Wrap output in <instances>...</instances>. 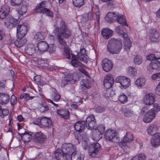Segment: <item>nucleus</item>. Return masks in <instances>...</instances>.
<instances>
[{
	"label": "nucleus",
	"mask_w": 160,
	"mask_h": 160,
	"mask_svg": "<svg viewBox=\"0 0 160 160\" xmlns=\"http://www.w3.org/2000/svg\"><path fill=\"white\" fill-rule=\"evenodd\" d=\"M53 26L55 28L53 33L56 37V39L59 44V46L62 48H66L67 42L64 38L68 39L72 34V31L68 28L67 23L63 20L60 21L59 27Z\"/></svg>",
	"instance_id": "1"
},
{
	"label": "nucleus",
	"mask_w": 160,
	"mask_h": 160,
	"mask_svg": "<svg viewBox=\"0 0 160 160\" xmlns=\"http://www.w3.org/2000/svg\"><path fill=\"white\" fill-rule=\"evenodd\" d=\"M122 40L120 39H110L107 45V52L112 54H118L122 48Z\"/></svg>",
	"instance_id": "2"
},
{
	"label": "nucleus",
	"mask_w": 160,
	"mask_h": 160,
	"mask_svg": "<svg viewBox=\"0 0 160 160\" xmlns=\"http://www.w3.org/2000/svg\"><path fill=\"white\" fill-rule=\"evenodd\" d=\"M105 20L108 23H111L116 20L120 24L128 26L126 20L123 16L121 15L117 12H109L105 17Z\"/></svg>",
	"instance_id": "3"
},
{
	"label": "nucleus",
	"mask_w": 160,
	"mask_h": 160,
	"mask_svg": "<svg viewBox=\"0 0 160 160\" xmlns=\"http://www.w3.org/2000/svg\"><path fill=\"white\" fill-rule=\"evenodd\" d=\"M104 138L107 141L118 143L119 141V138L118 133L115 131L108 129L104 132Z\"/></svg>",
	"instance_id": "4"
},
{
	"label": "nucleus",
	"mask_w": 160,
	"mask_h": 160,
	"mask_svg": "<svg viewBox=\"0 0 160 160\" xmlns=\"http://www.w3.org/2000/svg\"><path fill=\"white\" fill-rule=\"evenodd\" d=\"M46 1H43L37 5L35 10L38 12L46 14L47 16L51 17H53V13L49 9L45 7L47 6Z\"/></svg>",
	"instance_id": "5"
},
{
	"label": "nucleus",
	"mask_w": 160,
	"mask_h": 160,
	"mask_svg": "<svg viewBox=\"0 0 160 160\" xmlns=\"http://www.w3.org/2000/svg\"><path fill=\"white\" fill-rule=\"evenodd\" d=\"M62 152L66 154L70 155L76 150L75 145H72L71 143H64L62 145L61 149Z\"/></svg>",
	"instance_id": "6"
},
{
	"label": "nucleus",
	"mask_w": 160,
	"mask_h": 160,
	"mask_svg": "<svg viewBox=\"0 0 160 160\" xmlns=\"http://www.w3.org/2000/svg\"><path fill=\"white\" fill-rule=\"evenodd\" d=\"M115 81L120 84L121 88H126L130 85V80L125 77L120 76L116 78Z\"/></svg>",
	"instance_id": "7"
},
{
	"label": "nucleus",
	"mask_w": 160,
	"mask_h": 160,
	"mask_svg": "<svg viewBox=\"0 0 160 160\" xmlns=\"http://www.w3.org/2000/svg\"><path fill=\"white\" fill-rule=\"evenodd\" d=\"M54 156L57 160H69L70 156L59 148L57 149L54 152Z\"/></svg>",
	"instance_id": "8"
},
{
	"label": "nucleus",
	"mask_w": 160,
	"mask_h": 160,
	"mask_svg": "<svg viewBox=\"0 0 160 160\" xmlns=\"http://www.w3.org/2000/svg\"><path fill=\"white\" fill-rule=\"evenodd\" d=\"M38 122H35L37 125L40 124L42 127L51 128L52 125L51 120L49 118L45 117H42L41 119H38Z\"/></svg>",
	"instance_id": "9"
},
{
	"label": "nucleus",
	"mask_w": 160,
	"mask_h": 160,
	"mask_svg": "<svg viewBox=\"0 0 160 160\" xmlns=\"http://www.w3.org/2000/svg\"><path fill=\"white\" fill-rule=\"evenodd\" d=\"M28 32L27 25L24 23L21 24L20 23L17 27V32L18 37H24Z\"/></svg>",
	"instance_id": "10"
},
{
	"label": "nucleus",
	"mask_w": 160,
	"mask_h": 160,
	"mask_svg": "<svg viewBox=\"0 0 160 160\" xmlns=\"http://www.w3.org/2000/svg\"><path fill=\"white\" fill-rule=\"evenodd\" d=\"M86 127L88 129L92 130L94 128L96 125V121L93 115L89 116L86 120Z\"/></svg>",
	"instance_id": "11"
},
{
	"label": "nucleus",
	"mask_w": 160,
	"mask_h": 160,
	"mask_svg": "<svg viewBox=\"0 0 160 160\" xmlns=\"http://www.w3.org/2000/svg\"><path fill=\"white\" fill-rule=\"evenodd\" d=\"M132 134L131 132H127L125 136L124 137L122 140L119 143V145L123 148L127 146V144L128 143H130L133 140Z\"/></svg>",
	"instance_id": "12"
},
{
	"label": "nucleus",
	"mask_w": 160,
	"mask_h": 160,
	"mask_svg": "<svg viewBox=\"0 0 160 160\" xmlns=\"http://www.w3.org/2000/svg\"><path fill=\"white\" fill-rule=\"evenodd\" d=\"M100 149V145L98 143L96 142L92 144L89 152V155L92 157H95Z\"/></svg>",
	"instance_id": "13"
},
{
	"label": "nucleus",
	"mask_w": 160,
	"mask_h": 160,
	"mask_svg": "<svg viewBox=\"0 0 160 160\" xmlns=\"http://www.w3.org/2000/svg\"><path fill=\"white\" fill-rule=\"evenodd\" d=\"M33 138L37 143H43L46 140V136L41 132H37L33 135Z\"/></svg>",
	"instance_id": "14"
},
{
	"label": "nucleus",
	"mask_w": 160,
	"mask_h": 160,
	"mask_svg": "<svg viewBox=\"0 0 160 160\" xmlns=\"http://www.w3.org/2000/svg\"><path fill=\"white\" fill-rule=\"evenodd\" d=\"M18 23V19L11 16H9L5 19L4 24L7 27L12 28L16 27Z\"/></svg>",
	"instance_id": "15"
},
{
	"label": "nucleus",
	"mask_w": 160,
	"mask_h": 160,
	"mask_svg": "<svg viewBox=\"0 0 160 160\" xmlns=\"http://www.w3.org/2000/svg\"><path fill=\"white\" fill-rule=\"evenodd\" d=\"M153 109H151L145 114L143 118V121L146 123L151 122L155 117L157 114Z\"/></svg>",
	"instance_id": "16"
},
{
	"label": "nucleus",
	"mask_w": 160,
	"mask_h": 160,
	"mask_svg": "<svg viewBox=\"0 0 160 160\" xmlns=\"http://www.w3.org/2000/svg\"><path fill=\"white\" fill-rule=\"evenodd\" d=\"M114 82V79L111 74L105 76L103 81V85L106 88H110Z\"/></svg>",
	"instance_id": "17"
},
{
	"label": "nucleus",
	"mask_w": 160,
	"mask_h": 160,
	"mask_svg": "<svg viewBox=\"0 0 160 160\" xmlns=\"http://www.w3.org/2000/svg\"><path fill=\"white\" fill-rule=\"evenodd\" d=\"M143 99L145 104L151 105L155 101V95L152 93L147 94L144 96Z\"/></svg>",
	"instance_id": "18"
},
{
	"label": "nucleus",
	"mask_w": 160,
	"mask_h": 160,
	"mask_svg": "<svg viewBox=\"0 0 160 160\" xmlns=\"http://www.w3.org/2000/svg\"><path fill=\"white\" fill-rule=\"evenodd\" d=\"M149 38L152 42H158L159 41L160 34L156 29H152L149 33Z\"/></svg>",
	"instance_id": "19"
},
{
	"label": "nucleus",
	"mask_w": 160,
	"mask_h": 160,
	"mask_svg": "<svg viewBox=\"0 0 160 160\" xmlns=\"http://www.w3.org/2000/svg\"><path fill=\"white\" fill-rule=\"evenodd\" d=\"M102 67L104 70L108 72L110 70L113 66V64L111 61L104 58L102 61Z\"/></svg>",
	"instance_id": "20"
},
{
	"label": "nucleus",
	"mask_w": 160,
	"mask_h": 160,
	"mask_svg": "<svg viewBox=\"0 0 160 160\" xmlns=\"http://www.w3.org/2000/svg\"><path fill=\"white\" fill-rule=\"evenodd\" d=\"M74 127L75 130L77 131L80 132H82L86 128V123L84 121H78L75 124Z\"/></svg>",
	"instance_id": "21"
},
{
	"label": "nucleus",
	"mask_w": 160,
	"mask_h": 160,
	"mask_svg": "<svg viewBox=\"0 0 160 160\" xmlns=\"http://www.w3.org/2000/svg\"><path fill=\"white\" fill-rule=\"evenodd\" d=\"M9 12L10 8L8 5L2 6L0 10V18L1 19L5 18L8 15Z\"/></svg>",
	"instance_id": "22"
},
{
	"label": "nucleus",
	"mask_w": 160,
	"mask_h": 160,
	"mask_svg": "<svg viewBox=\"0 0 160 160\" xmlns=\"http://www.w3.org/2000/svg\"><path fill=\"white\" fill-rule=\"evenodd\" d=\"M86 53V50L83 47H81L80 52H78L77 55L78 58L80 61L87 63L88 61L87 58L85 56Z\"/></svg>",
	"instance_id": "23"
},
{
	"label": "nucleus",
	"mask_w": 160,
	"mask_h": 160,
	"mask_svg": "<svg viewBox=\"0 0 160 160\" xmlns=\"http://www.w3.org/2000/svg\"><path fill=\"white\" fill-rule=\"evenodd\" d=\"M48 44L44 41L40 42L37 45V48L39 53L46 51L48 49Z\"/></svg>",
	"instance_id": "24"
},
{
	"label": "nucleus",
	"mask_w": 160,
	"mask_h": 160,
	"mask_svg": "<svg viewBox=\"0 0 160 160\" xmlns=\"http://www.w3.org/2000/svg\"><path fill=\"white\" fill-rule=\"evenodd\" d=\"M158 128L155 124H151L150 125L147 129V132L149 135H154L157 133L158 131Z\"/></svg>",
	"instance_id": "25"
},
{
	"label": "nucleus",
	"mask_w": 160,
	"mask_h": 160,
	"mask_svg": "<svg viewBox=\"0 0 160 160\" xmlns=\"http://www.w3.org/2000/svg\"><path fill=\"white\" fill-rule=\"evenodd\" d=\"M152 145L156 147L160 145V133H158L154 135L151 141Z\"/></svg>",
	"instance_id": "26"
},
{
	"label": "nucleus",
	"mask_w": 160,
	"mask_h": 160,
	"mask_svg": "<svg viewBox=\"0 0 160 160\" xmlns=\"http://www.w3.org/2000/svg\"><path fill=\"white\" fill-rule=\"evenodd\" d=\"M57 115L61 118L67 119L69 118V111L66 109H57Z\"/></svg>",
	"instance_id": "27"
},
{
	"label": "nucleus",
	"mask_w": 160,
	"mask_h": 160,
	"mask_svg": "<svg viewBox=\"0 0 160 160\" xmlns=\"http://www.w3.org/2000/svg\"><path fill=\"white\" fill-rule=\"evenodd\" d=\"M102 34L104 38L108 39L113 35V31L108 28H105L102 29Z\"/></svg>",
	"instance_id": "28"
},
{
	"label": "nucleus",
	"mask_w": 160,
	"mask_h": 160,
	"mask_svg": "<svg viewBox=\"0 0 160 160\" xmlns=\"http://www.w3.org/2000/svg\"><path fill=\"white\" fill-rule=\"evenodd\" d=\"M27 42L26 39L23 37H18V38L14 42L15 45L17 47L20 48L21 47L24 46L26 44Z\"/></svg>",
	"instance_id": "29"
},
{
	"label": "nucleus",
	"mask_w": 160,
	"mask_h": 160,
	"mask_svg": "<svg viewBox=\"0 0 160 160\" xmlns=\"http://www.w3.org/2000/svg\"><path fill=\"white\" fill-rule=\"evenodd\" d=\"M115 31L118 35L122 36L123 38L128 37V35L126 33V29L122 26H119L117 27L116 28Z\"/></svg>",
	"instance_id": "30"
},
{
	"label": "nucleus",
	"mask_w": 160,
	"mask_h": 160,
	"mask_svg": "<svg viewBox=\"0 0 160 160\" xmlns=\"http://www.w3.org/2000/svg\"><path fill=\"white\" fill-rule=\"evenodd\" d=\"M18 133L20 135L24 142H28L31 141L32 136L27 131H25L23 133L18 132Z\"/></svg>",
	"instance_id": "31"
},
{
	"label": "nucleus",
	"mask_w": 160,
	"mask_h": 160,
	"mask_svg": "<svg viewBox=\"0 0 160 160\" xmlns=\"http://www.w3.org/2000/svg\"><path fill=\"white\" fill-rule=\"evenodd\" d=\"M27 5L25 3L22 2L21 6L17 8L16 10L19 15H23L26 13L27 10Z\"/></svg>",
	"instance_id": "32"
},
{
	"label": "nucleus",
	"mask_w": 160,
	"mask_h": 160,
	"mask_svg": "<svg viewBox=\"0 0 160 160\" xmlns=\"http://www.w3.org/2000/svg\"><path fill=\"white\" fill-rule=\"evenodd\" d=\"M123 38L124 49L126 51L128 52L132 46L131 42L130 39L128 38V37Z\"/></svg>",
	"instance_id": "33"
},
{
	"label": "nucleus",
	"mask_w": 160,
	"mask_h": 160,
	"mask_svg": "<svg viewBox=\"0 0 160 160\" xmlns=\"http://www.w3.org/2000/svg\"><path fill=\"white\" fill-rule=\"evenodd\" d=\"M70 64L76 68L81 66L80 62L76 58V56L73 54H72V59L70 62Z\"/></svg>",
	"instance_id": "34"
},
{
	"label": "nucleus",
	"mask_w": 160,
	"mask_h": 160,
	"mask_svg": "<svg viewBox=\"0 0 160 160\" xmlns=\"http://www.w3.org/2000/svg\"><path fill=\"white\" fill-rule=\"evenodd\" d=\"M1 105H5L8 104L10 99L8 94L5 93H2Z\"/></svg>",
	"instance_id": "35"
},
{
	"label": "nucleus",
	"mask_w": 160,
	"mask_h": 160,
	"mask_svg": "<svg viewBox=\"0 0 160 160\" xmlns=\"http://www.w3.org/2000/svg\"><path fill=\"white\" fill-rule=\"evenodd\" d=\"M150 65L153 69L160 70V62L157 61V60L152 62Z\"/></svg>",
	"instance_id": "36"
},
{
	"label": "nucleus",
	"mask_w": 160,
	"mask_h": 160,
	"mask_svg": "<svg viewBox=\"0 0 160 160\" xmlns=\"http://www.w3.org/2000/svg\"><path fill=\"white\" fill-rule=\"evenodd\" d=\"M79 152L78 153L76 150L70 155L71 160H82V156Z\"/></svg>",
	"instance_id": "37"
},
{
	"label": "nucleus",
	"mask_w": 160,
	"mask_h": 160,
	"mask_svg": "<svg viewBox=\"0 0 160 160\" xmlns=\"http://www.w3.org/2000/svg\"><path fill=\"white\" fill-rule=\"evenodd\" d=\"M103 91V96L106 98L112 97L114 94V92L110 88H106Z\"/></svg>",
	"instance_id": "38"
},
{
	"label": "nucleus",
	"mask_w": 160,
	"mask_h": 160,
	"mask_svg": "<svg viewBox=\"0 0 160 160\" xmlns=\"http://www.w3.org/2000/svg\"><path fill=\"white\" fill-rule=\"evenodd\" d=\"M80 83L82 86H84L87 88H89L91 86V83L89 80L86 79L82 80L80 82Z\"/></svg>",
	"instance_id": "39"
},
{
	"label": "nucleus",
	"mask_w": 160,
	"mask_h": 160,
	"mask_svg": "<svg viewBox=\"0 0 160 160\" xmlns=\"http://www.w3.org/2000/svg\"><path fill=\"white\" fill-rule=\"evenodd\" d=\"M37 49L33 47L28 46L25 48V52L28 54L32 55L35 52Z\"/></svg>",
	"instance_id": "40"
},
{
	"label": "nucleus",
	"mask_w": 160,
	"mask_h": 160,
	"mask_svg": "<svg viewBox=\"0 0 160 160\" xmlns=\"http://www.w3.org/2000/svg\"><path fill=\"white\" fill-rule=\"evenodd\" d=\"M37 63L41 67H47L48 65V61L47 59H39L38 60Z\"/></svg>",
	"instance_id": "41"
},
{
	"label": "nucleus",
	"mask_w": 160,
	"mask_h": 160,
	"mask_svg": "<svg viewBox=\"0 0 160 160\" xmlns=\"http://www.w3.org/2000/svg\"><path fill=\"white\" fill-rule=\"evenodd\" d=\"M118 100L122 103H125L128 101L127 96L123 93H121L118 97Z\"/></svg>",
	"instance_id": "42"
},
{
	"label": "nucleus",
	"mask_w": 160,
	"mask_h": 160,
	"mask_svg": "<svg viewBox=\"0 0 160 160\" xmlns=\"http://www.w3.org/2000/svg\"><path fill=\"white\" fill-rule=\"evenodd\" d=\"M146 159V155L143 153L139 154L138 155H136L130 160H145Z\"/></svg>",
	"instance_id": "43"
},
{
	"label": "nucleus",
	"mask_w": 160,
	"mask_h": 160,
	"mask_svg": "<svg viewBox=\"0 0 160 160\" xmlns=\"http://www.w3.org/2000/svg\"><path fill=\"white\" fill-rule=\"evenodd\" d=\"M94 13L92 12H89L85 15L84 18L86 21V22L90 21L93 18Z\"/></svg>",
	"instance_id": "44"
},
{
	"label": "nucleus",
	"mask_w": 160,
	"mask_h": 160,
	"mask_svg": "<svg viewBox=\"0 0 160 160\" xmlns=\"http://www.w3.org/2000/svg\"><path fill=\"white\" fill-rule=\"evenodd\" d=\"M73 4L76 7L80 8L84 3V0H72Z\"/></svg>",
	"instance_id": "45"
},
{
	"label": "nucleus",
	"mask_w": 160,
	"mask_h": 160,
	"mask_svg": "<svg viewBox=\"0 0 160 160\" xmlns=\"http://www.w3.org/2000/svg\"><path fill=\"white\" fill-rule=\"evenodd\" d=\"M145 80L143 78H138L135 82V84L138 86L142 87L145 84Z\"/></svg>",
	"instance_id": "46"
},
{
	"label": "nucleus",
	"mask_w": 160,
	"mask_h": 160,
	"mask_svg": "<svg viewBox=\"0 0 160 160\" xmlns=\"http://www.w3.org/2000/svg\"><path fill=\"white\" fill-rule=\"evenodd\" d=\"M105 130V127L103 124L98 125L96 129V131L98 132L100 135L102 134Z\"/></svg>",
	"instance_id": "47"
},
{
	"label": "nucleus",
	"mask_w": 160,
	"mask_h": 160,
	"mask_svg": "<svg viewBox=\"0 0 160 160\" xmlns=\"http://www.w3.org/2000/svg\"><path fill=\"white\" fill-rule=\"evenodd\" d=\"M147 58L148 60L151 61L152 62L154 60L160 59V57L155 55L154 54H151L147 56Z\"/></svg>",
	"instance_id": "48"
},
{
	"label": "nucleus",
	"mask_w": 160,
	"mask_h": 160,
	"mask_svg": "<svg viewBox=\"0 0 160 160\" xmlns=\"http://www.w3.org/2000/svg\"><path fill=\"white\" fill-rule=\"evenodd\" d=\"M51 96L54 101H58L60 98V95L58 93L55 92H52L51 93Z\"/></svg>",
	"instance_id": "49"
},
{
	"label": "nucleus",
	"mask_w": 160,
	"mask_h": 160,
	"mask_svg": "<svg viewBox=\"0 0 160 160\" xmlns=\"http://www.w3.org/2000/svg\"><path fill=\"white\" fill-rule=\"evenodd\" d=\"M70 81V78L68 76H66L62 78V82L61 83V85L62 87H65L68 82Z\"/></svg>",
	"instance_id": "50"
},
{
	"label": "nucleus",
	"mask_w": 160,
	"mask_h": 160,
	"mask_svg": "<svg viewBox=\"0 0 160 160\" xmlns=\"http://www.w3.org/2000/svg\"><path fill=\"white\" fill-rule=\"evenodd\" d=\"M9 113V110L6 109H3L2 112H0V121L4 118Z\"/></svg>",
	"instance_id": "51"
},
{
	"label": "nucleus",
	"mask_w": 160,
	"mask_h": 160,
	"mask_svg": "<svg viewBox=\"0 0 160 160\" xmlns=\"http://www.w3.org/2000/svg\"><path fill=\"white\" fill-rule=\"evenodd\" d=\"M40 111L41 112H43L49 109V107L48 104L45 102H43L41 105Z\"/></svg>",
	"instance_id": "52"
},
{
	"label": "nucleus",
	"mask_w": 160,
	"mask_h": 160,
	"mask_svg": "<svg viewBox=\"0 0 160 160\" xmlns=\"http://www.w3.org/2000/svg\"><path fill=\"white\" fill-rule=\"evenodd\" d=\"M134 62L137 65L141 64L142 62V57L141 56L137 55L134 58Z\"/></svg>",
	"instance_id": "53"
},
{
	"label": "nucleus",
	"mask_w": 160,
	"mask_h": 160,
	"mask_svg": "<svg viewBox=\"0 0 160 160\" xmlns=\"http://www.w3.org/2000/svg\"><path fill=\"white\" fill-rule=\"evenodd\" d=\"M100 134H97L96 132H93L91 138L93 141L97 142L100 139Z\"/></svg>",
	"instance_id": "54"
},
{
	"label": "nucleus",
	"mask_w": 160,
	"mask_h": 160,
	"mask_svg": "<svg viewBox=\"0 0 160 160\" xmlns=\"http://www.w3.org/2000/svg\"><path fill=\"white\" fill-rule=\"evenodd\" d=\"M134 114L133 111L131 109H127L126 110L124 115L127 117H130L132 116Z\"/></svg>",
	"instance_id": "55"
},
{
	"label": "nucleus",
	"mask_w": 160,
	"mask_h": 160,
	"mask_svg": "<svg viewBox=\"0 0 160 160\" xmlns=\"http://www.w3.org/2000/svg\"><path fill=\"white\" fill-rule=\"evenodd\" d=\"M43 38L44 37L40 32H37L36 33L34 37V38L38 41L43 39Z\"/></svg>",
	"instance_id": "56"
},
{
	"label": "nucleus",
	"mask_w": 160,
	"mask_h": 160,
	"mask_svg": "<svg viewBox=\"0 0 160 160\" xmlns=\"http://www.w3.org/2000/svg\"><path fill=\"white\" fill-rule=\"evenodd\" d=\"M22 2V0H11V3L12 6H17Z\"/></svg>",
	"instance_id": "57"
},
{
	"label": "nucleus",
	"mask_w": 160,
	"mask_h": 160,
	"mask_svg": "<svg viewBox=\"0 0 160 160\" xmlns=\"http://www.w3.org/2000/svg\"><path fill=\"white\" fill-rule=\"evenodd\" d=\"M151 78L153 80L159 81L160 80V72L152 74V75Z\"/></svg>",
	"instance_id": "58"
},
{
	"label": "nucleus",
	"mask_w": 160,
	"mask_h": 160,
	"mask_svg": "<svg viewBox=\"0 0 160 160\" xmlns=\"http://www.w3.org/2000/svg\"><path fill=\"white\" fill-rule=\"evenodd\" d=\"M17 102V98L13 95H12L10 100V103L12 106H13Z\"/></svg>",
	"instance_id": "59"
},
{
	"label": "nucleus",
	"mask_w": 160,
	"mask_h": 160,
	"mask_svg": "<svg viewBox=\"0 0 160 160\" xmlns=\"http://www.w3.org/2000/svg\"><path fill=\"white\" fill-rule=\"evenodd\" d=\"M64 54L67 58H69L70 57V55L69 49L66 48H64Z\"/></svg>",
	"instance_id": "60"
},
{
	"label": "nucleus",
	"mask_w": 160,
	"mask_h": 160,
	"mask_svg": "<svg viewBox=\"0 0 160 160\" xmlns=\"http://www.w3.org/2000/svg\"><path fill=\"white\" fill-rule=\"evenodd\" d=\"M30 96L28 94L23 93L19 97V98L20 99H22L23 98H25L26 100H30Z\"/></svg>",
	"instance_id": "61"
},
{
	"label": "nucleus",
	"mask_w": 160,
	"mask_h": 160,
	"mask_svg": "<svg viewBox=\"0 0 160 160\" xmlns=\"http://www.w3.org/2000/svg\"><path fill=\"white\" fill-rule=\"evenodd\" d=\"M151 109H153V111H154L157 113L160 110V107L158 104L155 103L153 104V108Z\"/></svg>",
	"instance_id": "62"
},
{
	"label": "nucleus",
	"mask_w": 160,
	"mask_h": 160,
	"mask_svg": "<svg viewBox=\"0 0 160 160\" xmlns=\"http://www.w3.org/2000/svg\"><path fill=\"white\" fill-rule=\"evenodd\" d=\"M34 79L38 84H42V83L41 81L40 76H36L34 77Z\"/></svg>",
	"instance_id": "63"
},
{
	"label": "nucleus",
	"mask_w": 160,
	"mask_h": 160,
	"mask_svg": "<svg viewBox=\"0 0 160 160\" xmlns=\"http://www.w3.org/2000/svg\"><path fill=\"white\" fill-rule=\"evenodd\" d=\"M105 110L104 108L101 106H98L96 108L95 111L98 113H101Z\"/></svg>",
	"instance_id": "64"
}]
</instances>
